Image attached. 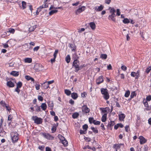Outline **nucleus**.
<instances>
[{
  "label": "nucleus",
  "instance_id": "1",
  "mask_svg": "<svg viewBox=\"0 0 151 151\" xmlns=\"http://www.w3.org/2000/svg\"><path fill=\"white\" fill-rule=\"evenodd\" d=\"M11 137L13 143L17 142L18 139V134L16 132H12L11 133Z\"/></svg>",
  "mask_w": 151,
  "mask_h": 151
},
{
  "label": "nucleus",
  "instance_id": "2",
  "mask_svg": "<svg viewBox=\"0 0 151 151\" xmlns=\"http://www.w3.org/2000/svg\"><path fill=\"white\" fill-rule=\"evenodd\" d=\"M101 93L103 95L104 98L106 100L109 99V96L107 89L101 88Z\"/></svg>",
  "mask_w": 151,
  "mask_h": 151
},
{
  "label": "nucleus",
  "instance_id": "3",
  "mask_svg": "<svg viewBox=\"0 0 151 151\" xmlns=\"http://www.w3.org/2000/svg\"><path fill=\"white\" fill-rule=\"evenodd\" d=\"M50 0H45L44 3L41 6H40L39 8L37 9V12L38 11H40L41 9L43 8H45L48 7V4H49V3Z\"/></svg>",
  "mask_w": 151,
  "mask_h": 151
},
{
  "label": "nucleus",
  "instance_id": "4",
  "mask_svg": "<svg viewBox=\"0 0 151 151\" xmlns=\"http://www.w3.org/2000/svg\"><path fill=\"white\" fill-rule=\"evenodd\" d=\"M79 65V61L78 60H74L73 63V65L75 68V72H77L80 70Z\"/></svg>",
  "mask_w": 151,
  "mask_h": 151
},
{
  "label": "nucleus",
  "instance_id": "5",
  "mask_svg": "<svg viewBox=\"0 0 151 151\" xmlns=\"http://www.w3.org/2000/svg\"><path fill=\"white\" fill-rule=\"evenodd\" d=\"M32 119L34 121V122L38 124H41L42 122V119L39 118L36 116H33Z\"/></svg>",
  "mask_w": 151,
  "mask_h": 151
},
{
  "label": "nucleus",
  "instance_id": "6",
  "mask_svg": "<svg viewBox=\"0 0 151 151\" xmlns=\"http://www.w3.org/2000/svg\"><path fill=\"white\" fill-rule=\"evenodd\" d=\"M34 68L36 72H39L43 70V67L41 64H36L35 65Z\"/></svg>",
  "mask_w": 151,
  "mask_h": 151
},
{
  "label": "nucleus",
  "instance_id": "7",
  "mask_svg": "<svg viewBox=\"0 0 151 151\" xmlns=\"http://www.w3.org/2000/svg\"><path fill=\"white\" fill-rule=\"evenodd\" d=\"M82 111L83 114L88 115L87 114H89L90 110L87 107L86 105H84L82 106Z\"/></svg>",
  "mask_w": 151,
  "mask_h": 151
},
{
  "label": "nucleus",
  "instance_id": "8",
  "mask_svg": "<svg viewBox=\"0 0 151 151\" xmlns=\"http://www.w3.org/2000/svg\"><path fill=\"white\" fill-rule=\"evenodd\" d=\"M86 7L84 6H82L80 7H79L78 9H77L76 12V15L80 14L81 12L83 11L85 9Z\"/></svg>",
  "mask_w": 151,
  "mask_h": 151
},
{
  "label": "nucleus",
  "instance_id": "9",
  "mask_svg": "<svg viewBox=\"0 0 151 151\" xmlns=\"http://www.w3.org/2000/svg\"><path fill=\"white\" fill-rule=\"evenodd\" d=\"M58 52V50H55L53 54V58L51 59L50 60V61L52 63H53L55 62Z\"/></svg>",
  "mask_w": 151,
  "mask_h": 151
},
{
  "label": "nucleus",
  "instance_id": "10",
  "mask_svg": "<svg viewBox=\"0 0 151 151\" xmlns=\"http://www.w3.org/2000/svg\"><path fill=\"white\" fill-rule=\"evenodd\" d=\"M41 134L45 138L48 139H52L53 137L50 134L45 133H42Z\"/></svg>",
  "mask_w": 151,
  "mask_h": 151
},
{
  "label": "nucleus",
  "instance_id": "11",
  "mask_svg": "<svg viewBox=\"0 0 151 151\" xmlns=\"http://www.w3.org/2000/svg\"><path fill=\"white\" fill-rule=\"evenodd\" d=\"M139 139L140 143L141 145L145 144L147 142V139L142 136H140L139 137Z\"/></svg>",
  "mask_w": 151,
  "mask_h": 151
},
{
  "label": "nucleus",
  "instance_id": "12",
  "mask_svg": "<svg viewBox=\"0 0 151 151\" xmlns=\"http://www.w3.org/2000/svg\"><path fill=\"white\" fill-rule=\"evenodd\" d=\"M104 6L102 5H101L100 6L95 7L94 9L97 12H100L102 11L104 9Z\"/></svg>",
  "mask_w": 151,
  "mask_h": 151
},
{
  "label": "nucleus",
  "instance_id": "13",
  "mask_svg": "<svg viewBox=\"0 0 151 151\" xmlns=\"http://www.w3.org/2000/svg\"><path fill=\"white\" fill-rule=\"evenodd\" d=\"M103 81V77L102 76H99L98 79L96 80V83L99 85Z\"/></svg>",
  "mask_w": 151,
  "mask_h": 151
},
{
  "label": "nucleus",
  "instance_id": "14",
  "mask_svg": "<svg viewBox=\"0 0 151 151\" xmlns=\"http://www.w3.org/2000/svg\"><path fill=\"white\" fill-rule=\"evenodd\" d=\"M89 25L91 29L94 30L96 28V24L94 22H91L89 23Z\"/></svg>",
  "mask_w": 151,
  "mask_h": 151
},
{
  "label": "nucleus",
  "instance_id": "15",
  "mask_svg": "<svg viewBox=\"0 0 151 151\" xmlns=\"http://www.w3.org/2000/svg\"><path fill=\"white\" fill-rule=\"evenodd\" d=\"M70 47L71 48L72 51H76V46L73 44H70Z\"/></svg>",
  "mask_w": 151,
  "mask_h": 151
},
{
  "label": "nucleus",
  "instance_id": "16",
  "mask_svg": "<svg viewBox=\"0 0 151 151\" xmlns=\"http://www.w3.org/2000/svg\"><path fill=\"white\" fill-rule=\"evenodd\" d=\"M125 117V115L122 113L119 115V119L120 121H123Z\"/></svg>",
  "mask_w": 151,
  "mask_h": 151
},
{
  "label": "nucleus",
  "instance_id": "17",
  "mask_svg": "<svg viewBox=\"0 0 151 151\" xmlns=\"http://www.w3.org/2000/svg\"><path fill=\"white\" fill-rule=\"evenodd\" d=\"M115 15H109L108 17V19L111 20L115 22H116V19L115 17Z\"/></svg>",
  "mask_w": 151,
  "mask_h": 151
},
{
  "label": "nucleus",
  "instance_id": "18",
  "mask_svg": "<svg viewBox=\"0 0 151 151\" xmlns=\"http://www.w3.org/2000/svg\"><path fill=\"white\" fill-rule=\"evenodd\" d=\"M41 86L44 88L45 89H47L48 88H49V86L48 84H47L46 81L45 82L43 83L42 84Z\"/></svg>",
  "mask_w": 151,
  "mask_h": 151
},
{
  "label": "nucleus",
  "instance_id": "19",
  "mask_svg": "<svg viewBox=\"0 0 151 151\" xmlns=\"http://www.w3.org/2000/svg\"><path fill=\"white\" fill-rule=\"evenodd\" d=\"M7 85L10 87H13L14 86V83L11 81L7 82Z\"/></svg>",
  "mask_w": 151,
  "mask_h": 151
},
{
  "label": "nucleus",
  "instance_id": "20",
  "mask_svg": "<svg viewBox=\"0 0 151 151\" xmlns=\"http://www.w3.org/2000/svg\"><path fill=\"white\" fill-rule=\"evenodd\" d=\"M11 75L14 76H17L19 75V72L14 71H12L10 73Z\"/></svg>",
  "mask_w": 151,
  "mask_h": 151
},
{
  "label": "nucleus",
  "instance_id": "21",
  "mask_svg": "<svg viewBox=\"0 0 151 151\" xmlns=\"http://www.w3.org/2000/svg\"><path fill=\"white\" fill-rule=\"evenodd\" d=\"M37 27L36 25H34L30 27L29 28V32L33 31Z\"/></svg>",
  "mask_w": 151,
  "mask_h": 151
},
{
  "label": "nucleus",
  "instance_id": "22",
  "mask_svg": "<svg viewBox=\"0 0 151 151\" xmlns=\"http://www.w3.org/2000/svg\"><path fill=\"white\" fill-rule=\"evenodd\" d=\"M107 114H104L102 116L101 121L103 122H105L106 120Z\"/></svg>",
  "mask_w": 151,
  "mask_h": 151
},
{
  "label": "nucleus",
  "instance_id": "23",
  "mask_svg": "<svg viewBox=\"0 0 151 151\" xmlns=\"http://www.w3.org/2000/svg\"><path fill=\"white\" fill-rule=\"evenodd\" d=\"M123 145L122 144H116L114 145V147L117 150L120 148L121 146Z\"/></svg>",
  "mask_w": 151,
  "mask_h": 151
},
{
  "label": "nucleus",
  "instance_id": "24",
  "mask_svg": "<svg viewBox=\"0 0 151 151\" xmlns=\"http://www.w3.org/2000/svg\"><path fill=\"white\" fill-rule=\"evenodd\" d=\"M71 96L72 98L74 99H76L78 97L77 94L76 93H72Z\"/></svg>",
  "mask_w": 151,
  "mask_h": 151
},
{
  "label": "nucleus",
  "instance_id": "25",
  "mask_svg": "<svg viewBox=\"0 0 151 151\" xmlns=\"http://www.w3.org/2000/svg\"><path fill=\"white\" fill-rule=\"evenodd\" d=\"M24 61L25 63H30L32 62V59L30 58H27L24 59Z\"/></svg>",
  "mask_w": 151,
  "mask_h": 151
},
{
  "label": "nucleus",
  "instance_id": "26",
  "mask_svg": "<svg viewBox=\"0 0 151 151\" xmlns=\"http://www.w3.org/2000/svg\"><path fill=\"white\" fill-rule=\"evenodd\" d=\"M43 110L45 111L47 108V105L45 103H43L40 106Z\"/></svg>",
  "mask_w": 151,
  "mask_h": 151
},
{
  "label": "nucleus",
  "instance_id": "27",
  "mask_svg": "<svg viewBox=\"0 0 151 151\" xmlns=\"http://www.w3.org/2000/svg\"><path fill=\"white\" fill-rule=\"evenodd\" d=\"M65 60L67 63H69L70 60V58L69 55H68L65 58Z\"/></svg>",
  "mask_w": 151,
  "mask_h": 151
},
{
  "label": "nucleus",
  "instance_id": "28",
  "mask_svg": "<svg viewBox=\"0 0 151 151\" xmlns=\"http://www.w3.org/2000/svg\"><path fill=\"white\" fill-rule=\"evenodd\" d=\"M58 12V11L56 10H53L50 11L49 13V15H51L53 14L57 13Z\"/></svg>",
  "mask_w": 151,
  "mask_h": 151
},
{
  "label": "nucleus",
  "instance_id": "29",
  "mask_svg": "<svg viewBox=\"0 0 151 151\" xmlns=\"http://www.w3.org/2000/svg\"><path fill=\"white\" fill-rule=\"evenodd\" d=\"M15 32V30L13 28L8 29V30L6 31V33H11L13 34Z\"/></svg>",
  "mask_w": 151,
  "mask_h": 151
},
{
  "label": "nucleus",
  "instance_id": "30",
  "mask_svg": "<svg viewBox=\"0 0 151 151\" xmlns=\"http://www.w3.org/2000/svg\"><path fill=\"white\" fill-rule=\"evenodd\" d=\"M100 57L102 59L105 60L107 58V55L106 54H102L101 55Z\"/></svg>",
  "mask_w": 151,
  "mask_h": 151
},
{
  "label": "nucleus",
  "instance_id": "31",
  "mask_svg": "<svg viewBox=\"0 0 151 151\" xmlns=\"http://www.w3.org/2000/svg\"><path fill=\"white\" fill-rule=\"evenodd\" d=\"M48 106L51 109H52L53 107V103L52 101H50L48 102Z\"/></svg>",
  "mask_w": 151,
  "mask_h": 151
},
{
  "label": "nucleus",
  "instance_id": "32",
  "mask_svg": "<svg viewBox=\"0 0 151 151\" xmlns=\"http://www.w3.org/2000/svg\"><path fill=\"white\" fill-rule=\"evenodd\" d=\"M79 116V114L78 113L76 112L73 113L72 115V117L74 119H75L77 118Z\"/></svg>",
  "mask_w": 151,
  "mask_h": 151
},
{
  "label": "nucleus",
  "instance_id": "33",
  "mask_svg": "<svg viewBox=\"0 0 151 151\" xmlns=\"http://www.w3.org/2000/svg\"><path fill=\"white\" fill-rule=\"evenodd\" d=\"M58 137L61 141V142L65 139V137L60 134H59Z\"/></svg>",
  "mask_w": 151,
  "mask_h": 151
},
{
  "label": "nucleus",
  "instance_id": "34",
  "mask_svg": "<svg viewBox=\"0 0 151 151\" xmlns=\"http://www.w3.org/2000/svg\"><path fill=\"white\" fill-rule=\"evenodd\" d=\"M123 22L124 24H128L130 22V21L127 18H126L123 20Z\"/></svg>",
  "mask_w": 151,
  "mask_h": 151
},
{
  "label": "nucleus",
  "instance_id": "35",
  "mask_svg": "<svg viewBox=\"0 0 151 151\" xmlns=\"http://www.w3.org/2000/svg\"><path fill=\"white\" fill-rule=\"evenodd\" d=\"M61 142L65 146H67L68 145V142L65 139Z\"/></svg>",
  "mask_w": 151,
  "mask_h": 151
},
{
  "label": "nucleus",
  "instance_id": "36",
  "mask_svg": "<svg viewBox=\"0 0 151 151\" xmlns=\"http://www.w3.org/2000/svg\"><path fill=\"white\" fill-rule=\"evenodd\" d=\"M65 93L68 96L70 95L71 94V91L68 89L65 90Z\"/></svg>",
  "mask_w": 151,
  "mask_h": 151
},
{
  "label": "nucleus",
  "instance_id": "37",
  "mask_svg": "<svg viewBox=\"0 0 151 151\" xmlns=\"http://www.w3.org/2000/svg\"><path fill=\"white\" fill-rule=\"evenodd\" d=\"M130 93V91L129 90H127V91H126L124 95V96L126 97H128L129 96Z\"/></svg>",
  "mask_w": 151,
  "mask_h": 151
},
{
  "label": "nucleus",
  "instance_id": "38",
  "mask_svg": "<svg viewBox=\"0 0 151 151\" xmlns=\"http://www.w3.org/2000/svg\"><path fill=\"white\" fill-rule=\"evenodd\" d=\"M91 129L94 133H98V131L96 128H95L93 127H91Z\"/></svg>",
  "mask_w": 151,
  "mask_h": 151
},
{
  "label": "nucleus",
  "instance_id": "39",
  "mask_svg": "<svg viewBox=\"0 0 151 151\" xmlns=\"http://www.w3.org/2000/svg\"><path fill=\"white\" fill-rule=\"evenodd\" d=\"M17 87L20 88L22 86V83L20 82H18L17 84Z\"/></svg>",
  "mask_w": 151,
  "mask_h": 151
},
{
  "label": "nucleus",
  "instance_id": "40",
  "mask_svg": "<svg viewBox=\"0 0 151 151\" xmlns=\"http://www.w3.org/2000/svg\"><path fill=\"white\" fill-rule=\"evenodd\" d=\"M136 93H135L134 91H133L131 93L130 97L131 99L133 98L134 96H136Z\"/></svg>",
  "mask_w": 151,
  "mask_h": 151
},
{
  "label": "nucleus",
  "instance_id": "41",
  "mask_svg": "<svg viewBox=\"0 0 151 151\" xmlns=\"http://www.w3.org/2000/svg\"><path fill=\"white\" fill-rule=\"evenodd\" d=\"M115 124L114 122L113 121H111L108 124V126L111 127L113 126Z\"/></svg>",
  "mask_w": 151,
  "mask_h": 151
},
{
  "label": "nucleus",
  "instance_id": "42",
  "mask_svg": "<svg viewBox=\"0 0 151 151\" xmlns=\"http://www.w3.org/2000/svg\"><path fill=\"white\" fill-rule=\"evenodd\" d=\"M22 6L23 9H24L26 8V3L24 1H22Z\"/></svg>",
  "mask_w": 151,
  "mask_h": 151
},
{
  "label": "nucleus",
  "instance_id": "43",
  "mask_svg": "<svg viewBox=\"0 0 151 151\" xmlns=\"http://www.w3.org/2000/svg\"><path fill=\"white\" fill-rule=\"evenodd\" d=\"M0 104L1 105L3 106L4 107H5V106L6 105L5 102L3 101H1L0 102Z\"/></svg>",
  "mask_w": 151,
  "mask_h": 151
},
{
  "label": "nucleus",
  "instance_id": "44",
  "mask_svg": "<svg viewBox=\"0 0 151 151\" xmlns=\"http://www.w3.org/2000/svg\"><path fill=\"white\" fill-rule=\"evenodd\" d=\"M88 120H89V122L90 124L93 123V121L95 120L93 118V117L89 118Z\"/></svg>",
  "mask_w": 151,
  "mask_h": 151
},
{
  "label": "nucleus",
  "instance_id": "45",
  "mask_svg": "<svg viewBox=\"0 0 151 151\" xmlns=\"http://www.w3.org/2000/svg\"><path fill=\"white\" fill-rule=\"evenodd\" d=\"M93 123L95 125H99L100 124V122L99 121L95 120L93 121Z\"/></svg>",
  "mask_w": 151,
  "mask_h": 151
},
{
  "label": "nucleus",
  "instance_id": "46",
  "mask_svg": "<svg viewBox=\"0 0 151 151\" xmlns=\"http://www.w3.org/2000/svg\"><path fill=\"white\" fill-rule=\"evenodd\" d=\"M109 9H110V13L115 12V10L114 8L110 7Z\"/></svg>",
  "mask_w": 151,
  "mask_h": 151
},
{
  "label": "nucleus",
  "instance_id": "47",
  "mask_svg": "<svg viewBox=\"0 0 151 151\" xmlns=\"http://www.w3.org/2000/svg\"><path fill=\"white\" fill-rule=\"evenodd\" d=\"M139 72L140 71L139 70H137V73H136V77H135V78L136 79H138L139 77Z\"/></svg>",
  "mask_w": 151,
  "mask_h": 151
},
{
  "label": "nucleus",
  "instance_id": "48",
  "mask_svg": "<svg viewBox=\"0 0 151 151\" xmlns=\"http://www.w3.org/2000/svg\"><path fill=\"white\" fill-rule=\"evenodd\" d=\"M121 14V12H120V10L119 9H116V15L119 16Z\"/></svg>",
  "mask_w": 151,
  "mask_h": 151
},
{
  "label": "nucleus",
  "instance_id": "49",
  "mask_svg": "<svg viewBox=\"0 0 151 151\" xmlns=\"http://www.w3.org/2000/svg\"><path fill=\"white\" fill-rule=\"evenodd\" d=\"M151 70V66H149L148 68H147L146 70V72L148 73L150 70Z\"/></svg>",
  "mask_w": 151,
  "mask_h": 151
},
{
  "label": "nucleus",
  "instance_id": "50",
  "mask_svg": "<svg viewBox=\"0 0 151 151\" xmlns=\"http://www.w3.org/2000/svg\"><path fill=\"white\" fill-rule=\"evenodd\" d=\"M88 128V126L87 125L85 124L83 125V129H85V131H86Z\"/></svg>",
  "mask_w": 151,
  "mask_h": 151
},
{
  "label": "nucleus",
  "instance_id": "51",
  "mask_svg": "<svg viewBox=\"0 0 151 151\" xmlns=\"http://www.w3.org/2000/svg\"><path fill=\"white\" fill-rule=\"evenodd\" d=\"M121 68L124 71H126L127 69V67L124 65H122L121 67Z\"/></svg>",
  "mask_w": 151,
  "mask_h": 151
},
{
  "label": "nucleus",
  "instance_id": "52",
  "mask_svg": "<svg viewBox=\"0 0 151 151\" xmlns=\"http://www.w3.org/2000/svg\"><path fill=\"white\" fill-rule=\"evenodd\" d=\"M36 110L37 111H40V107L38 106L37 105H36Z\"/></svg>",
  "mask_w": 151,
  "mask_h": 151
},
{
  "label": "nucleus",
  "instance_id": "53",
  "mask_svg": "<svg viewBox=\"0 0 151 151\" xmlns=\"http://www.w3.org/2000/svg\"><path fill=\"white\" fill-rule=\"evenodd\" d=\"M131 75L132 76L134 77L136 76V74L135 72H131Z\"/></svg>",
  "mask_w": 151,
  "mask_h": 151
},
{
  "label": "nucleus",
  "instance_id": "54",
  "mask_svg": "<svg viewBox=\"0 0 151 151\" xmlns=\"http://www.w3.org/2000/svg\"><path fill=\"white\" fill-rule=\"evenodd\" d=\"M146 99L147 101H150L151 100V96L150 95H149L147 96Z\"/></svg>",
  "mask_w": 151,
  "mask_h": 151
},
{
  "label": "nucleus",
  "instance_id": "55",
  "mask_svg": "<svg viewBox=\"0 0 151 151\" xmlns=\"http://www.w3.org/2000/svg\"><path fill=\"white\" fill-rule=\"evenodd\" d=\"M38 99L40 101H42L43 100V98L41 96H39L38 97Z\"/></svg>",
  "mask_w": 151,
  "mask_h": 151
},
{
  "label": "nucleus",
  "instance_id": "56",
  "mask_svg": "<svg viewBox=\"0 0 151 151\" xmlns=\"http://www.w3.org/2000/svg\"><path fill=\"white\" fill-rule=\"evenodd\" d=\"M79 3H80V1H77V2H76V3H73L72 4V5L73 6H77L78 5V4H79Z\"/></svg>",
  "mask_w": 151,
  "mask_h": 151
},
{
  "label": "nucleus",
  "instance_id": "57",
  "mask_svg": "<svg viewBox=\"0 0 151 151\" xmlns=\"http://www.w3.org/2000/svg\"><path fill=\"white\" fill-rule=\"evenodd\" d=\"M31 77L29 76H25V79H27V81H29L30 80Z\"/></svg>",
  "mask_w": 151,
  "mask_h": 151
},
{
  "label": "nucleus",
  "instance_id": "58",
  "mask_svg": "<svg viewBox=\"0 0 151 151\" xmlns=\"http://www.w3.org/2000/svg\"><path fill=\"white\" fill-rule=\"evenodd\" d=\"M86 131H85V130L84 131H83V130L81 129L80 130V132L81 134H84L86 133Z\"/></svg>",
  "mask_w": 151,
  "mask_h": 151
},
{
  "label": "nucleus",
  "instance_id": "59",
  "mask_svg": "<svg viewBox=\"0 0 151 151\" xmlns=\"http://www.w3.org/2000/svg\"><path fill=\"white\" fill-rule=\"evenodd\" d=\"M73 58L75 59L74 60H77L78 57L76 54H74L73 55Z\"/></svg>",
  "mask_w": 151,
  "mask_h": 151
},
{
  "label": "nucleus",
  "instance_id": "60",
  "mask_svg": "<svg viewBox=\"0 0 151 151\" xmlns=\"http://www.w3.org/2000/svg\"><path fill=\"white\" fill-rule=\"evenodd\" d=\"M40 48L39 46H37L34 48L33 50L34 51H37Z\"/></svg>",
  "mask_w": 151,
  "mask_h": 151
},
{
  "label": "nucleus",
  "instance_id": "61",
  "mask_svg": "<svg viewBox=\"0 0 151 151\" xmlns=\"http://www.w3.org/2000/svg\"><path fill=\"white\" fill-rule=\"evenodd\" d=\"M143 102L145 106L147 107L148 106V103L147 101H145V102H144V101H143Z\"/></svg>",
  "mask_w": 151,
  "mask_h": 151
},
{
  "label": "nucleus",
  "instance_id": "62",
  "mask_svg": "<svg viewBox=\"0 0 151 151\" xmlns=\"http://www.w3.org/2000/svg\"><path fill=\"white\" fill-rule=\"evenodd\" d=\"M111 1V0H105V3L108 4H109Z\"/></svg>",
  "mask_w": 151,
  "mask_h": 151
},
{
  "label": "nucleus",
  "instance_id": "63",
  "mask_svg": "<svg viewBox=\"0 0 151 151\" xmlns=\"http://www.w3.org/2000/svg\"><path fill=\"white\" fill-rule=\"evenodd\" d=\"M56 7L54 6L53 5H51V6L49 8V10H51L53 9H56Z\"/></svg>",
  "mask_w": 151,
  "mask_h": 151
},
{
  "label": "nucleus",
  "instance_id": "64",
  "mask_svg": "<svg viewBox=\"0 0 151 151\" xmlns=\"http://www.w3.org/2000/svg\"><path fill=\"white\" fill-rule=\"evenodd\" d=\"M40 85L39 84H36L35 85V87L37 90H38L40 89Z\"/></svg>",
  "mask_w": 151,
  "mask_h": 151
}]
</instances>
